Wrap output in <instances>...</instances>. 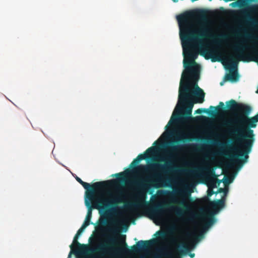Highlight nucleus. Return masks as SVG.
Here are the masks:
<instances>
[{"label": "nucleus", "mask_w": 258, "mask_h": 258, "mask_svg": "<svg viewBox=\"0 0 258 258\" xmlns=\"http://www.w3.org/2000/svg\"><path fill=\"white\" fill-rule=\"evenodd\" d=\"M227 107L233 112L234 118L224 123L227 127V133L232 138L233 143L240 145L242 150L238 155H230L223 151L217 154L225 155L235 163L241 166L247 162L248 154L251 152L255 141V135L251 128L256 126L258 122V113L253 117H249L252 108L243 103L231 99L226 102Z\"/></svg>", "instance_id": "obj_1"}, {"label": "nucleus", "mask_w": 258, "mask_h": 258, "mask_svg": "<svg viewBox=\"0 0 258 258\" xmlns=\"http://www.w3.org/2000/svg\"><path fill=\"white\" fill-rule=\"evenodd\" d=\"M195 16L194 12L188 11L176 17L183 48L185 70H198V64L194 60L197 56L198 48L208 54V58L216 53L215 50L208 49V45L205 42L216 38L221 39L226 38V35L223 34L216 36L212 29L204 23L199 27H196L193 21Z\"/></svg>", "instance_id": "obj_2"}, {"label": "nucleus", "mask_w": 258, "mask_h": 258, "mask_svg": "<svg viewBox=\"0 0 258 258\" xmlns=\"http://www.w3.org/2000/svg\"><path fill=\"white\" fill-rule=\"evenodd\" d=\"M156 149L153 147L149 148L143 154L139 155L130 164V167L137 172L148 173L150 171H157L159 173L154 174L152 177H140L135 181V185L138 188V191L136 196V201L133 203H128L124 205L125 209L130 210H136L138 208H144L149 205V202L146 201L147 192L151 187L157 188L159 187L158 184L162 181V174L167 175L174 169L171 160H161L164 161V165L158 163H152L148 166L144 165H138L142 160L148 159L149 154L151 155L155 153Z\"/></svg>", "instance_id": "obj_3"}, {"label": "nucleus", "mask_w": 258, "mask_h": 258, "mask_svg": "<svg viewBox=\"0 0 258 258\" xmlns=\"http://www.w3.org/2000/svg\"><path fill=\"white\" fill-rule=\"evenodd\" d=\"M198 70H185L180 82L178 103L184 107L183 119H192L191 113L194 103H202L204 101L205 93L198 85L199 79Z\"/></svg>", "instance_id": "obj_4"}, {"label": "nucleus", "mask_w": 258, "mask_h": 258, "mask_svg": "<svg viewBox=\"0 0 258 258\" xmlns=\"http://www.w3.org/2000/svg\"><path fill=\"white\" fill-rule=\"evenodd\" d=\"M112 226L108 227L107 231L109 233V235H106V241L99 249L104 251L107 253L111 252V254L112 256H117L120 253H130L132 252H137L142 249H146L150 247L153 244L154 240H141L138 242L137 245H134L131 247V249L128 248L127 243L125 241V235H122L123 237L122 244L121 247H116V237L119 234L120 229L118 227L117 222L112 223Z\"/></svg>", "instance_id": "obj_5"}, {"label": "nucleus", "mask_w": 258, "mask_h": 258, "mask_svg": "<svg viewBox=\"0 0 258 258\" xmlns=\"http://www.w3.org/2000/svg\"><path fill=\"white\" fill-rule=\"evenodd\" d=\"M105 188L90 189L89 191H86L85 203L89 202L92 209H96L99 211H106L107 209L115 211L117 208L119 204L123 203L122 199L124 196L122 194L118 196L112 197L110 192L107 194L112 197L111 200L105 198L103 191Z\"/></svg>", "instance_id": "obj_6"}, {"label": "nucleus", "mask_w": 258, "mask_h": 258, "mask_svg": "<svg viewBox=\"0 0 258 258\" xmlns=\"http://www.w3.org/2000/svg\"><path fill=\"white\" fill-rule=\"evenodd\" d=\"M190 196L189 193L183 189L175 190L171 192V203L178 205L172 207V210L178 216L192 214L195 201Z\"/></svg>", "instance_id": "obj_7"}, {"label": "nucleus", "mask_w": 258, "mask_h": 258, "mask_svg": "<svg viewBox=\"0 0 258 258\" xmlns=\"http://www.w3.org/2000/svg\"><path fill=\"white\" fill-rule=\"evenodd\" d=\"M245 37L250 42V45H245L240 43L234 45L233 50L236 52V57L247 61L258 62V35L246 33Z\"/></svg>", "instance_id": "obj_8"}, {"label": "nucleus", "mask_w": 258, "mask_h": 258, "mask_svg": "<svg viewBox=\"0 0 258 258\" xmlns=\"http://www.w3.org/2000/svg\"><path fill=\"white\" fill-rule=\"evenodd\" d=\"M218 58L214 59L212 58V61H221L226 70H228L230 73L227 74L225 79L232 82L236 81L238 79V74L237 72V60L234 56L227 57L225 55L220 53H218Z\"/></svg>", "instance_id": "obj_9"}, {"label": "nucleus", "mask_w": 258, "mask_h": 258, "mask_svg": "<svg viewBox=\"0 0 258 258\" xmlns=\"http://www.w3.org/2000/svg\"><path fill=\"white\" fill-rule=\"evenodd\" d=\"M204 171L207 175L213 177L211 183V187L215 188L217 187L216 181L218 180L217 176L215 174V172L209 165L203 168H198L197 169L191 170L188 171V174L192 176H199L198 172L200 171Z\"/></svg>", "instance_id": "obj_10"}, {"label": "nucleus", "mask_w": 258, "mask_h": 258, "mask_svg": "<svg viewBox=\"0 0 258 258\" xmlns=\"http://www.w3.org/2000/svg\"><path fill=\"white\" fill-rule=\"evenodd\" d=\"M76 179L87 190L86 191H89L90 189L106 188L108 186L109 183L111 182V181L110 180L98 181L94 183L92 185H90L89 183L83 181L78 176L76 177Z\"/></svg>", "instance_id": "obj_11"}, {"label": "nucleus", "mask_w": 258, "mask_h": 258, "mask_svg": "<svg viewBox=\"0 0 258 258\" xmlns=\"http://www.w3.org/2000/svg\"><path fill=\"white\" fill-rule=\"evenodd\" d=\"M167 206L164 203L156 204L149 209V214L156 219H160L164 213V209Z\"/></svg>", "instance_id": "obj_12"}, {"label": "nucleus", "mask_w": 258, "mask_h": 258, "mask_svg": "<svg viewBox=\"0 0 258 258\" xmlns=\"http://www.w3.org/2000/svg\"><path fill=\"white\" fill-rule=\"evenodd\" d=\"M224 206L225 200L223 198L220 200L211 202L210 203V208L215 212H218L221 209L223 208Z\"/></svg>", "instance_id": "obj_13"}, {"label": "nucleus", "mask_w": 258, "mask_h": 258, "mask_svg": "<svg viewBox=\"0 0 258 258\" xmlns=\"http://www.w3.org/2000/svg\"><path fill=\"white\" fill-rule=\"evenodd\" d=\"M215 222V218L213 214H209L206 216V222L203 225L204 229L206 230L211 226Z\"/></svg>", "instance_id": "obj_14"}, {"label": "nucleus", "mask_w": 258, "mask_h": 258, "mask_svg": "<svg viewBox=\"0 0 258 258\" xmlns=\"http://www.w3.org/2000/svg\"><path fill=\"white\" fill-rule=\"evenodd\" d=\"M86 206L88 208L87 214L85 218V220L84 221L83 223H87L88 224V226L90 224V222L91 218L92 217V207L91 205H90V203L89 202H86L85 203Z\"/></svg>", "instance_id": "obj_15"}, {"label": "nucleus", "mask_w": 258, "mask_h": 258, "mask_svg": "<svg viewBox=\"0 0 258 258\" xmlns=\"http://www.w3.org/2000/svg\"><path fill=\"white\" fill-rule=\"evenodd\" d=\"M79 237V236L76 234L73 239V244L70 245V248H71L72 250L73 249V247L75 245L78 246L80 248H84L86 247L87 246L86 245L82 244L78 242V239Z\"/></svg>", "instance_id": "obj_16"}, {"label": "nucleus", "mask_w": 258, "mask_h": 258, "mask_svg": "<svg viewBox=\"0 0 258 258\" xmlns=\"http://www.w3.org/2000/svg\"><path fill=\"white\" fill-rule=\"evenodd\" d=\"M210 109L212 110L215 111V114L217 112H224L225 111V107H224V104L223 102H220L219 105L216 107L211 106L210 107Z\"/></svg>", "instance_id": "obj_17"}, {"label": "nucleus", "mask_w": 258, "mask_h": 258, "mask_svg": "<svg viewBox=\"0 0 258 258\" xmlns=\"http://www.w3.org/2000/svg\"><path fill=\"white\" fill-rule=\"evenodd\" d=\"M203 233H200L199 235H196L195 233L187 232L186 236L189 238H192L197 242L203 237Z\"/></svg>", "instance_id": "obj_18"}, {"label": "nucleus", "mask_w": 258, "mask_h": 258, "mask_svg": "<svg viewBox=\"0 0 258 258\" xmlns=\"http://www.w3.org/2000/svg\"><path fill=\"white\" fill-rule=\"evenodd\" d=\"M203 112L207 113L209 114V115H210L211 116L215 115V110L209 111L208 109H205V108H199L195 111V113L201 114Z\"/></svg>", "instance_id": "obj_19"}, {"label": "nucleus", "mask_w": 258, "mask_h": 258, "mask_svg": "<svg viewBox=\"0 0 258 258\" xmlns=\"http://www.w3.org/2000/svg\"><path fill=\"white\" fill-rule=\"evenodd\" d=\"M126 173L125 172H121L115 174L114 175L117 177V179L120 182H123L126 177Z\"/></svg>", "instance_id": "obj_20"}, {"label": "nucleus", "mask_w": 258, "mask_h": 258, "mask_svg": "<svg viewBox=\"0 0 258 258\" xmlns=\"http://www.w3.org/2000/svg\"><path fill=\"white\" fill-rule=\"evenodd\" d=\"M107 224V221L105 219H100L97 229L99 230H102L104 226Z\"/></svg>", "instance_id": "obj_21"}, {"label": "nucleus", "mask_w": 258, "mask_h": 258, "mask_svg": "<svg viewBox=\"0 0 258 258\" xmlns=\"http://www.w3.org/2000/svg\"><path fill=\"white\" fill-rule=\"evenodd\" d=\"M181 147V145H172L170 147V150L172 153H174L179 151Z\"/></svg>", "instance_id": "obj_22"}, {"label": "nucleus", "mask_w": 258, "mask_h": 258, "mask_svg": "<svg viewBox=\"0 0 258 258\" xmlns=\"http://www.w3.org/2000/svg\"><path fill=\"white\" fill-rule=\"evenodd\" d=\"M88 226V224L87 223H83L81 226V227L78 230L76 234L80 236L81 234L83 232L84 229Z\"/></svg>", "instance_id": "obj_23"}, {"label": "nucleus", "mask_w": 258, "mask_h": 258, "mask_svg": "<svg viewBox=\"0 0 258 258\" xmlns=\"http://www.w3.org/2000/svg\"><path fill=\"white\" fill-rule=\"evenodd\" d=\"M197 16L199 17V18L203 21H204L206 20V17L205 15V13L204 11H200L197 13Z\"/></svg>", "instance_id": "obj_24"}, {"label": "nucleus", "mask_w": 258, "mask_h": 258, "mask_svg": "<svg viewBox=\"0 0 258 258\" xmlns=\"http://www.w3.org/2000/svg\"><path fill=\"white\" fill-rule=\"evenodd\" d=\"M156 234L158 235L160 238L163 239L165 236V233L162 231H158L156 232Z\"/></svg>", "instance_id": "obj_25"}, {"label": "nucleus", "mask_w": 258, "mask_h": 258, "mask_svg": "<svg viewBox=\"0 0 258 258\" xmlns=\"http://www.w3.org/2000/svg\"><path fill=\"white\" fill-rule=\"evenodd\" d=\"M214 194H215V192H214L212 189L209 188L208 189V191H207L208 197H211Z\"/></svg>", "instance_id": "obj_26"}, {"label": "nucleus", "mask_w": 258, "mask_h": 258, "mask_svg": "<svg viewBox=\"0 0 258 258\" xmlns=\"http://www.w3.org/2000/svg\"><path fill=\"white\" fill-rule=\"evenodd\" d=\"M173 115H174V114H173L172 117H171L170 120L168 122L167 125H166V126L165 127L166 129L167 128L168 125H170L172 123V122L173 121Z\"/></svg>", "instance_id": "obj_27"}, {"label": "nucleus", "mask_w": 258, "mask_h": 258, "mask_svg": "<svg viewBox=\"0 0 258 258\" xmlns=\"http://www.w3.org/2000/svg\"><path fill=\"white\" fill-rule=\"evenodd\" d=\"M225 191V189L223 188H220L218 189V191L215 192L216 194H217L218 193H221Z\"/></svg>", "instance_id": "obj_28"}, {"label": "nucleus", "mask_w": 258, "mask_h": 258, "mask_svg": "<svg viewBox=\"0 0 258 258\" xmlns=\"http://www.w3.org/2000/svg\"><path fill=\"white\" fill-rule=\"evenodd\" d=\"M183 141H183V140H182V139H179V140H177V141H173V142H172V143H177V142H183Z\"/></svg>", "instance_id": "obj_29"}, {"label": "nucleus", "mask_w": 258, "mask_h": 258, "mask_svg": "<svg viewBox=\"0 0 258 258\" xmlns=\"http://www.w3.org/2000/svg\"><path fill=\"white\" fill-rule=\"evenodd\" d=\"M189 256H190L191 258H193V257H195V253H190V254H189Z\"/></svg>", "instance_id": "obj_30"}, {"label": "nucleus", "mask_w": 258, "mask_h": 258, "mask_svg": "<svg viewBox=\"0 0 258 258\" xmlns=\"http://www.w3.org/2000/svg\"><path fill=\"white\" fill-rule=\"evenodd\" d=\"M231 181H232V180H230V179H229V178L227 179V183H230Z\"/></svg>", "instance_id": "obj_31"}, {"label": "nucleus", "mask_w": 258, "mask_h": 258, "mask_svg": "<svg viewBox=\"0 0 258 258\" xmlns=\"http://www.w3.org/2000/svg\"><path fill=\"white\" fill-rule=\"evenodd\" d=\"M171 157H172V153H170V154H169V157H168V159L171 158Z\"/></svg>", "instance_id": "obj_32"}, {"label": "nucleus", "mask_w": 258, "mask_h": 258, "mask_svg": "<svg viewBox=\"0 0 258 258\" xmlns=\"http://www.w3.org/2000/svg\"><path fill=\"white\" fill-rule=\"evenodd\" d=\"M157 143V141H155V142L154 143L153 145H156Z\"/></svg>", "instance_id": "obj_33"}, {"label": "nucleus", "mask_w": 258, "mask_h": 258, "mask_svg": "<svg viewBox=\"0 0 258 258\" xmlns=\"http://www.w3.org/2000/svg\"><path fill=\"white\" fill-rule=\"evenodd\" d=\"M220 85H221V86H222V85H223V82H221V83H220Z\"/></svg>", "instance_id": "obj_34"}, {"label": "nucleus", "mask_w": 258, "mask_h": 258, "mask_svg": "<svg viewBox=\"0 0 258 258\" xmlns=\"http://www.w3.org/2000/svg\"><path fill=\"white\" fill-rule=\"evenodd\" d=\"M257 92V93H258V90L257 91V92Z\"/></svg>", "instance_id": "obj_35"}]
</instances>
